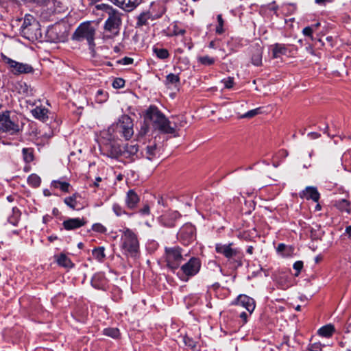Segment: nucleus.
<instances>
[{
	"instance_id": "1",
	"label": "nucleus",
	"mask_w": 351,
	"mask_h": 351,
	"mask_svg": "<svg viewBox=\"0 0 351 351\" xmlns=\"http://www.w3.org/2000/svg\"><path fill=\"white\" fill-rule=\"evenodd\" d=\"M145 120L150 121L156 128L165 134H173L175 128L170 125V121L157 107L150 106L146 110Z\"/></svg>"
},
{
	"instance_id": "2",
	"label": "nucleus",
	"mask_w": 351,
	"mask_h": 351,
	"mask_svg": "<svg viewBox=\"0 0 351 351\" xmlns=\"http://www.w3.org/2000/svg\"><path fill=\"white\" fill-rule=\"evenodd\" d=\"M21 34L30 41L42 40V32L39 23L30 14H26L21 26Z\"/></svg>"
},
{
	"instance_id": "3",
	"label": "nucleus",
	"mask_w": 351,
	"mask_h": 351,
	"mask_svg": "<svg viewBox=\"0 0 351 351\" xmlns=\"http://www.w3.org/2000/svg\"><path fill=\"white\" fill-rule=\"evenodd\" d=\"M121 247L124 253L132 257H136L139 252V241L137 235L130 229L122 231Z\"/></svg>"
},
{
	"instance_id": "4",
	"label": "nucleus",
	"mask_w": 351,
	"mask_h": 351,
	"mask_svg": "<svg viewBox=\"0 0 351 351\" xmlns=\"http://www.w3.org/2000/svg\"><path fill=\"white\" fill-rule=\"evenodd\" d=\"M108 131H112L115 133L114 137H123L125 140L130 139L133 134V122L132 119L128 115H122L119 121L111 128Z\"/></svg>"
},
{
	"instance_id": "5",
	"label": "nucleus",
	"mask_w": 351,
	"mask_h": 351,
	"mask_svg": "<svg viewBox=\"0 0 351 351\" xmlns=\"http://www.w3.org/2000/svg\"><path fill=\"white\" fill-rule=\"evenodd\" d=\"M95 28L90 22L83 23L75 29L73 35V39L80 42L86 40L89 48L93 50L95 46Z\"/></svg>"
},
{
	"instance_id": "6",
	"label": "nucleus",
	"mask_w": 351,
	"mask_h": 351,
	"mask_svg": "<svg viewBox=\"0 0 351 351\" xmlns=\"http://www.w3.org/2000/svg\"><path fill=\"white\" fill-rule=\"evenodd\" d=\"M123 16V14L117 9L109 12L108 18L104 23V30L110 32L112 36H118L122 25Z\"/></svg>"
},
{
	"instance_id": "7",
	"label": "nucleus",
	"mask_w": 351,
	"mask_h": 351,
	"mask_svg": "<svg viewBox=\"0 0 351 351\" xmlns=\"http://www.w3.org/2000/svg\"><path fill=\"white\" fill-rule=\"evenodd\" d=\"M232 243L215 245V250L217 253L223 254L229 261L234 263L236 267L242 265L243 254L237 248L232 247Z\"/></svg>"
},
{
	"instance_id": "8",
	"label": "nucleus",
	"mask_w": 351,
	"mask_h": 351,
	"mask_svg": "<svg viewBox=\"0 0 351 351\" xmlns=\"http://www.w3.org/2000/svg\"><path fill=\"white\" fill-rule=\"evenodd\" d=\"M201 265V260L199 258L191 257L188 262L182 265L178 275L182 280L187 281L190 277L194 276L199 271Z\"/></svg>"
},
{
	"instance_id": "9",
	"label": "nucleus",
	"mask_w": 351,
	"mask_h": 351,
	"mask_svg": "<svg viewBox=\"0 0 351 351\" xmlns=\"http://www.w3.org/2000/svg\"><path fill=\"white\" fill-rule=\"evenodd\" d=\"M0 56L1 61L8 66L10 71L14 75L27 74L34 71V69L30 64L14 60L3 53H1Z\"/></svg>"
},
{
	"instance_id": "10",
	"label": "nucleus",
	"mask_w": 351,
	"mask_h": 351,
	"mask_svg": "<svg viewBox=\"0 0 351 351\" xmlns=\"http://www.w3.org/2000/svg\"><path fill=\"white\" fill-rule=\"evenodd\" d=\"M165 261L168 267L172 270L178 269L183 261L182 249L179 246L165 248Z\"/></svg>"
},
{
	"instance_id": "11",
	"label": "nucleus",
	"mask_w": 351,
	"mask_h": 351,
	"mask_svg": "<svg viewBox=\"0 0 351 351\" xmlns=\"http://www.w3.org/2000/svg\"><path fill=\"white\" fill-rule=\"evenodd\" d=\"M0 131L11 135L16 134L20 131L19 125L11 119L8 111L0 113Z\"/></svg>"
},
{
	"instance_id": "12",
	"label": "nucleus",
	"mask_w": 351,
	"mask_h": 351,
	"mask_svg": "<svg viewBox=\"0 0 351 351\" xmlns=\"http://www.w3.org/2000/svg\"><path fill=\"white\" fill-rule=\"evenodd\" d=\"M178 237L180 242L184 245H189L196 238L195 228L191 223H186L180 230Z\"/></svg>"
},
{
	"instance_id": "13",
	"label": "nucleus",
	"mask_w": 351,
	"mask_h": 351,
	"mask_svg": "<svg viewBox=\"0 0 351 351\" xmlns=\"http://www.w3.org/2000/svg\"><path fill=\"white\" fill-rule=\"evenodd\" d=\"M138 144L134 141L127 143L122 150V156L133 161L140 157L141 154H138Z\"/></svg>"
},
{
	"instance_id": "14",
	"label": "nucleus",
	"mask_w": 351,
	"mask_h": 351,
	"mask_svg": "<svg viewBox=\"0 0 351 351\" xmlns=\"http://www.w3.org/2000/svg\"><path fill=\"white\" fill-rule=\"evenodd\" d=\"M114 5L120 8L125 12L134 10L142 0H110Z\"/></svg>"
},
{
	"instance_id": "15",
	"label": "nucleus",
	"mask_w": 351,
	"mask_h": 351,
	"mask_svg": "<svg viewBox=\"0 0 351 351\" xmlns=\"http://www.w3.org/2000/svg\"><path fill=\"white\" fill-rule=\"evenodd\" d=\"M181 217L176 210H169L160 217L161 223L166 227H173L175 222Z\"/></svg>"
},
{
	"instance_id": "16",
	"label": "nucleus",
	"mask_w": 351,
	"mask_h": 351,
	"mask_svg": "<svg viewBox=\"0 0 351 351\" xmlns=\"http://www.w3.org/2000/svg\"><path fill=\"white\" fill-rule=\"evenodd\" d=\"M237 300V304L246 308L247 311L250 312V313H252L254 311L256 305L253 298L245 295H239Z\"/></svg>"
},
{
	"instance_id": "17",
	"label": "nucleus",
	"mask_w": 351,
	"mask_h": 351,
	"mask_svg": "<svg viewBox=\"0 0 351 351\" xmlns=\"http://www.w3.org/2000/svg\"><path fill=\"white\" fill-rule=\"evenodd\" d=\"M86 223L84 218H69L63 221L62 226L66 230H73L84 226Z\"/></svg>"
},
{
	"instance_id": "18",
	"label": "nucleus",
	"mask_w": 351,
	"mask_h": 351,
	"mask_svg": "<svg viewBox=\"0 0 351 351\" xmlns=\"http://www.w3.org/2000/svg\"><path fill=\"white\" fill-rule=\"evenodd\" d=\"M319 193L316 187L306 186L304 190L300 193L301 198L306 199H312L315 202H317L319 199Z\"/></svg>"
},
{
	"instance_id": "19",
	"label": "nucleus",
	"mask_w": 351,
	"mask_h": 351,
	"mask_svg": "<svg viewBox=\"0 0 351 351\" xmlns=\"http://www.w3.org/2000/svg\"><path fill=\"white\" fill-rule=\"evenodd\" d=\"M140 199L138 195L134 190H129L125 197V204L128 208H134L138 203Z\"/></svg>"
},
{
	"instance_id": "20",
	"label": "nucleus",
	"mask_w": 351,
	"mask_h": 351,
	"mask_svg": "<svg viewBox=\"0 0 351 351\" xmlns=\"http://www.w3.org/2000/svg\"><path fill=\"white\" fill-rule=\"evenodd\" d=\"M49 110L45 107L37 106L32 110V114L34 118L43 122H46L48 119Z\"/></svg>"
},
{
	"instance_id": "21",
	"label": "nucleus",
	"mask_w": 351,
	"mask_h": 351,
	"mask_svg": "<svg viewBox=\"0 0 351 351\" xmlns=\"http://www.w3.org/2000/svg\"><path fill=\"white\" fill-rule=\"evenodd\" d=\"M272 57L278 58L287 53V47L284 44L276 43L271 46Z\"/></svg>"
},
{
	"instance_id": "22",
	"label": "nucleus",
	"mask_w": 351,
	"mask_h": 351,
	"mask_svg": "<svg viewBox=\"0 0 351 351\" xmlns=\"http://www.w3.org/2000/svg\"><path fill=\"white\" fill-rule=\"evenodd\" d=\"M262 54L263 49L259 46L254 47V51L252 55V63L256 66H261L262 64Z\"/></svg>"
},
{
	"instance_id": "23",
	"label": "nucleus",
	"mask_w": 351,
	"mask_h": 351,
	"mask_svg": "<svg viewBox=\"0 0 351 351\" xmlns=\"http://www.w3.org/2000/svg\"><path fill=\"white\" fill-rule=\"evenodd\" d=\"M106 154L111 158H118L120 156H122V149L117 145H110L107 147Z\"/></svg>"
},
{
	"instance_id": "24",
	"label": "nucleus",
	"mask_w": 351,
	"mask_h": 351,
	"mask_svg": "<svg viewBox=\"0 0 351 351\" xmlns=\"http://www.w3.org/2000/svg\"><path fill=\"white\" fill-rule=\"evenodd\" d=\"M180 84V77L178 75L169 73L166 76L165 84L168 87H178Z\"/></svg>"
},
{
	"instance_id": "25",
	"label": "nucleus",
	"mask_w": 351,
	"mask_h": 351,
	"mask_svg": "<svg viewBox=\"0 0 351 351\" xmlns=\"http://www.w3.org/2000/svg\"><path fill=\"white\" fill-rule=\"evenodd\" d=\"M46 40L51 43H58L60 40L56 27H50L47 30Z\"/></svg>"
},
{
	"instance_id": "26",
	"label": "nucleus",
	"mask_w": 351,
	"mask_h": 351,
	"mask_svg": "<svg viewBox=\"0 0 351 351\" xmlns=\"http://www.w3.org/2000/svg\"><path fill=\"white\" fill-rule=\"evenodd\" d=\"M78 195L77 193L73 194L70 197H67L64 198V202L71 208L75 210H79L78 202L77 201V197Z\"/></svg>"
},
{
	"instance_id": "27",
	"label": "nucleus",
	"mask_w": 351,
	"mask_h": 351,
	"mask_svg": "<svg viewBox=\"0 0 351 351\" xmlns=\"http://www.w3.org/2000/svg\"><path fill=\"white\" fill-rule=\"evenodd\" d=\"M23 158L25 162L29 163L34 159V149L25 147L22 149Z\"/></svg>"
},
{
	"instance_id": "28",
	"label": "nucleus",
	"mask_w": 351,
	"mask_h": 351,
	"mask_svg": "<svg viewBox=\"0 0 351 351\" xmlns=\"http://www.w3.org/2000/svg\"><path fill=\"white\" fill-rule=\"evenodd\" d=\"M157 154V147L155 144L147 146L143 156L149 160H152Z\"/></svg>"
},
{
	"instance_id": "29",
	"label": "nucleus",
	"mask_w": 351,
	"mask_h": 351,
	"mask_svg": "<svg viewBox=\"0 0 351 351\" xmlns=\"http://www.w3.org/2000/svg\"><path fill=\"white\" fill-rule=\"evenodd\" d=\"M152 19V14L149 12L141 13L137 18L136 25L138 27L148 24V20Z\"/></svg>"
},
{
	"instance_id": "30",
	"label": "nucleus",
	"mask_w": 351,
	"mask_h": 351,
	"mask_svg": "<svg viewBox=\"0 0 351 351\" xmlns=\"http://www.w3.org/2000/svg\"><path fill=\"white\" fill-rule=\"evenodd\" d=\"M335 206L340 210L345 211L347 213L350 212V202L345 199H342L338 201H336L335 203Z\"/></svg>"
},
{
	"instance_id": "31",
	"label": "nucleus",
	"mask_w": 351,
	"mask_h": 351,
	"mask_svg": "<svg viewBox=\"0 0 351 351\" xmlns=\"http://www.w3.org/2000/svg\"><path fill=\"white\" fill-rule=\"evenodd\" d=\"M334 332V327L332 325H326L318 330V334L324 337H329L332 336Z\"/></svg>"
},
{
	"instance_id": "32",
	"label": "nucleus",
	"mask_w": 351,
	"mask_h": 351,
	"mask_svg": "<svg viewBox=\"0 0 351 351\" xmlns=\"http://www.w3.org/2000/svg\"><path fill=\"white\" fill-rule=\"evenodd\" d=\"M104 247H99L93 250L92 254L95 259L99 262H103L106 257Z\"/></svg>"
},
{
	"instance_id": "33",
	"label": "nucleus",
	"mask_w": 351,
	"mask_h": 351,
	"mask_svg": "<svg viewBox=\"0 0 351 351\" xmlns=\"http://www.w3.org/2000/svg\"><path fill=\"white\" fill-rule=\"evenodd\" d=\"M293 247L291 246H287L284 243H280L277 247V252L282 254L284 256H289L293 252Z\"/></svg>"
},
{
	"instance_id": "34",
	"label": "nucleus",
	"mask_w": 351,
	"mask_h": 351,
	"mask_svg": "<svg viewBox=\"0 0 351 351\" xmlns=\"http://www.w3.org/2000/svg\"><path fill=\"white\" fill-rule=\"evenodd\" d=\"M57 262L59 265L64 267H71L73 266L72 262L71 260L64 254H60L58 259Z\"/></svg>"
},
{
	"instance_id": "35",
	"label": "nucleus",
	"mask_w": 351,
	"mask_h": 351,
	"mask_svg": "<svg viewBox=\"0 0 351 351\" xmlns=\"http://www.w3.org/2000/svg\"><path fill=\"white\" fill-rule=\"evenodd\" d=\"M51 186L55 188H60L64 192H69L70 184L66 182L53 180L51 182Z\"/></svg>"
},
{
	"instance_id": "36",
	"label": "nucleus",
	"mask_w": 351,
	"mask_h": 351,
	"mask_svg": "<svg viewBox=\"0 0 351 351\" xmlns=\"http://www.w3.org/2000/svg\"><path fill=\"white\" fill-rule=\"evenodd\" d=\"M41 182L40 178L36 174L32 173L27 178V183L33 187H38Z\"/></svg>"
},
{
	"instance_id": "37",
	"label": "nucleus",
	"mask_w": 351,
	"mask_h": 351,
	"mask_svg": "<svg viewBox=\"0 0 351 351\" xmlns=\"http://www.w3.org/2000/svg\"><path fill=\"white\" fill-rule=\"evenodd\" d=\"M108 97V94L107 92L99 89L96 93L95 99L97 103L102 104L107 100Z\"/></svg>"
},
{
	"instance_id": "38",
	"label": "nucleus",
	"mask_w": 351,
	"mask_h": 351,
	"mask_svg": "<svg viewBox=\"0 0 351 351\" xmlns=\"http://www.w3.org/2000/svg\"><path fill=\"white\" fill-rule=\"evenodd\" d=\"M154 52L158 58L162 60L166 59L169 56L168 51L165 49L154 48Z\"/></svg>"
},
{
	"instance_id": "39",
	"label": "nucleus",
	"mask_w": 351,
	"mask_h": 351,
	"mask_svg": "<svg viewBox=\"0 0 351 351\" xmlns=\"http://www.w3.org/2000/svg\"><path fill=\"white\" fill-rule=\"evenodd\" d=\"M104 334L112 338H117L119 336V330L116 328H108L104 329Z\"/></svg>"
},
{
	"instance_id": "40",
	"label": "nucleus",
	"mask_w": 351,
	"mask_h": 351,
	"mask_svg": "<svg viewBox=\"0 0 351 351\" xmlns=\"http://www.w3.org/2000/svg\"><path fill=\"white\" fill-rule=\"evenodd\" d=\"M198 61L203 65L209 66L215 63V59L208 56H201L198 58Z\"/></svg>"
},
{
	"instance_id": "41",
	"label": "nucleus",
	"mask_w": 351,
	"mask_h": 351,
	"mask_svg": "<svg viewBox=\"0 0 351 351\" xmlns=\"http://www.w3.org/2000/svg\"><path fill=\"white\" fill-rule=\"evenodd\" d=\"M95 8L98 10H104L107 14L115 10L112 6L106 3L96 5Z\"/></svg>"
},
{
	"instance_id": "42",
	"label": "nucleus",
	"mask_w": 351,
	"mask_h": 351,
	"mask_svg": "<svg viewBox=\"0 0 351 351\" xmlns=\"http://www.w3.org/2000/svg\"><path fill=\"white\" fill-rule=\"evenodd\" d=\"M260 113H261V108H257L249 110L246 113L241 115L240 118H241V119L252 118Z\"/></svg>"
},
{
	"instance_id": "43",
	"label": "nucleus",
	"mask_w": 351,
	"mask_h": 351,
	"mask_svg": "<svg viewBox=\"0 0 351 351\" xmlns=\"http://www.w3.org/2000/svg\"><path fill=\"white\" fill-rule=\"evenodd\" d=\"M217 18L218 25H217V26L216 27V32L218 34H221L224 31L223 28L224 21H223V19L222 18V15L221 14H218Z\"/></svg>"
},
{
	"instance_id": "44",
	"label": "nucleus",
	"mask_w": 351,
	"mask_h": 351,
	"mask_svg": "<svg viewBox=\"0 0 351 351\" xmlns=\"http://www.w3.org/2000/svg\"><path fill=\"white\" fill-rule=\"evenodd\" d=\"M184 344L191 348V349H195L196 347L197 342L191 337H189L188 336L184 337Z\"/></svg>"
},
{
	"instance_id": "45",
	"label": "nucleus",
	"mask_w": 351,
	"mask_h": 351,
	"mask_svg": "<svg viewBox=\"0 0 351 351\" xmlns=\"http://www.w3.org/2000/svg\"><path fill=\"white\" fill-rule=\"evenodd\" d=\"M92 230L95 232L99 233H104L106 232V228L99 223H97L93 225Z\"/></svg>"
},
{
	"instance_id": "46",
	"label": "nucleus",
	"mask_w": 351,
	"mask_h": 351,
	"mask_svg": "<svg viewBox=\"0 0 351 351\" xmlns=\"http://www.w3.org/2000/svg\"><path fill=\"white\" fill-rule=\"evenodd\" d=\"M112 210L117 216H121L125 213V210H123L122 207L118 204H113Z\"/></svg>"
},
{
	"instance_id": "47",
	"label": "nucleus",
	"mask_w": 351,
	"mask_h": 351,
	"mask_svg": "<svg viewBox=\"0 0 351 351\" xmlns=\"http://www.w3.org/2000/svg\"><path fill=\"white\" fill-rule=\"evenodd\" d=\"M221 82L223 83L224 86L226 88H231L234 85V78L232 77H228L223 79Z\"/></svg>"
},
{
	"instance_id": "48",
	"label": "nucleus",
	"mask_w": 351,
	"mask_h": 351,
	"mask_svg": "<svg viewBox=\"0 0 351 351\" xmlns=\"http://www.w3.org/2000/svg\"><path fill=\"white\" fill-rule=\"evenodd\" d=\"M112 86L115 88H120L125 86V81L122 78H116L113 83Z\"/></svg>"
},
{
	"instance_id": "49",
	"label": "nucleus",
	"mask_w": 351,
	"mask_h": 351,
	"mask_svg": "<svg viewBox=\"0 0 351 351\" xmlns=\"http://www.w3.org/2000/svg\"><path fill=\"white\" fill-rule=\"evenodd\" d=\"M293 269L296 271V273L295 274V276H298L300 272L303 268V262L301 261H298L294 263L293 265Z\"/></svg>"
},
{
	"instance_id": "50",
	"label": "nucleus",
	"mask_w": 351,
	"mask_h": 351,
	"mask_svg": "<svg viewBox=\"0 0 351 351\" xmlns=\"http://www.w3.org/2000/svg\"><path fill=\"white\" fill-rule=\"evenodd\" d=\"M134 62L133 58L130 57H124L123 58L117 61V63L123 65H128L132 64Z\"/></svg>"
},
{
	"instance_id": "51",
	"label": "nucleus",
	"mask_w": 351,
	"mask_h": 351,
	"mask_svg": "<svg viewBox=\"0 0 351 351\" xmlns=\"http://www.w3.org/2000/svg\"><path fill=\"white\" fill-rule=\"evenodd\" d=\"M313 27L308 26L303 29L302 33L304 36L310 37L313 40Z\"/></svg>"
},
{
	"instance_id": "52",
	"label": "nucleus",
	"mask_w": 351,
	"mask_h": 351,
	"mask_svg": "<svg viewBox=\"0 0 351 351\" xmlns=\"http://www.w3.org/2000/svg\"><path fill=\"white\" fill-rule=\"evenodd\" d=\"M252 313H250V312H241L239 314V317L242 319V324H245L247 322L248 317L250 316Z\"/></svg>"
},
{
	"instance_id": "53",
	"label": "nucleus",
	"mask_w": 351,
	"mask_h": 351,
	"mask_svg": "<svg viewBox=\"0 0 351 351\" xmlns=\"http://www.w3.org/2000/svg\"><path fill=\"white\" fill-rule=\"evenodd\" d=\"M140 212L143 215H148L149 213V206L148 205H145L143 208L141 209Z\"/></svg>"
},
{
	"instance_id": "54",
	"label": "nucleus",
	"mask_w": 351,
	"mask_h": 351,
	"mask_svg": "<svg viewBox=\"0 0 351 351\" xmlns=\"http://www.w3.org/2000/svg\"><path fill=\"white\" fill-rule=\"evenodd\" d=\"M308 136L311 139H316L320 136V134L317 132H309Z\"/></svg>"
},
{
	"instance_id": "55",
	"label": "nucleus",
	"mask_w": 351,
	"mask_h": 351,
	"mask_svg": "<svg viewBox=\"0 0 351 351\" xmlns=\"http://www.w3.org/2000/svg\"><path fill=\"white\" fill-rule=\"evenodd\" d=\"M344 234L351 239V225L346 227Z\"/></svg>"
},
{
	"instance_id": "56",
	"label": "nucleus",
	"mask_w": 351,
	"mask_h": 351,
	"mask_svg": "<svg viewBox=\"0 0 351 351\" xmlns=\"http://www.w3.org/2000/svg\"><path fill=\"white\" fill-rule=\"evenodd\" d=\"M315 2L320 5H325L326 2H329L328 0H315Z\"/></svg>"
},
{
	"instance_id": "57",
	"label": "nucleus",
	"mask_w": 351,
	"mask_h": 351,
	"mask_svg": "<svg viewBox=\"0 0 351 351\" xmlns=\"http://www.w3.org/2000/svg\"><path fill=\"white\" fill-rule=\"evenodd\" d=\"M32 1L38 4H44V3H46L49 0H32Z\"/></svg>"
},
{
	"instance_id": "58",
	"label": "nucleus",
	"mask_w": 351,
	"mask_h": 351,
	"mask_svg": "<svg viewBox=\"0 0 351 351\" xmlns=\"http://www.w3.org/2000/svg\"><path fill=\"white\" fill-rule=\"evenodd\" d=\"M253 250H254V247L253 246L250 245V246H248V247L247 248V253L250 254H253Z\"/></svg>"
},
{
	"instance_id": "59",
	"label": "nucleus",
	"mask_w": 351,
	"mask_h": 351,
	"mask_svg": "<svg viewBox=\"0 0 351 351\" xmlns=\"http://www.w3.org/2000/svg\"><path fill=\"white\" fill-rule=\"evenodd\" d=\"M101 178L100 177L96 178V181L94 183V186H99V182H101Z\"/></svg>"
},
{
	"instance_id": "60",
	"label": "nucleus",
	"mask_w": 351,
	"mask_h": 351,
	"mask_svg": "<svg viewBox=\"0 0 351 351\" xmlns=\"http://www.w3.org/2000/svg\"><path fill=\"white\" fill-rule=\"evenodd\" d=\"M320 25L319 23H315L312 25L311 27H313V31L316 30Z\"/></svg>"
},
{
	"instance_id": "61",
	"label": "nucleus",
	"mask_w": 351,
	"mask_h": 351,
	"mask_svg": "<svg viewBox=\"0 0 351 351\" xmlns=\"http://www.w3.org/2000/svg\"><path fill=\"white\" fill-rule=\"evenodd\" d=\"M322 256L318 255V256H317L315 258V262L316 263H319V261L322 260Z\"/></svg>"
},
{
	"instance_id": "62",
	"label": "nucleus",
	"mask_w": 351,
	"mask_h": 351,
	"mask_svg": "<svg viewBox=\"0 0 351 351\" xmlns=\"http://www.w3.org/2000/svg\"><path fill=\"white\" fill-rule=\"evenodd\" d=\"M43 193L45 196H49L51 195L49 191L47 189L44 190Z\"/></svg>"
},
{
	"instance_id": "63",
	"label": "nucleus",
	"mask_w": 351,
	"mask_h": 351,
	"mask_svg": "<svg viewBox=\"0 0 351 351\" xmlns=\"http://www.w3.org/2000/svg\"><path fill=\"white\" fill-rule=\"evenodd\" d=\"M142 130H143V131H141V134H146V132H147V130H148V128L146 126V127H145L144 128H143Z\"/></svg>"
},
{
	"instance_id": "64",
	"label": "nucleus",
	"mask_w": 351,
	"mask_h": 351,
	"mask_svg": "<svg viewBox=\"0 0 351 351\" xmlns=\"http://www.w3.org/2000/svg\"><path fill=\"white\" fill-rule=\"evenodd\" d=\"M185 33V30L184 29H180L179 30L178 32H177V34H181V35H183Z\"/></svg>"
}]
</instances>
